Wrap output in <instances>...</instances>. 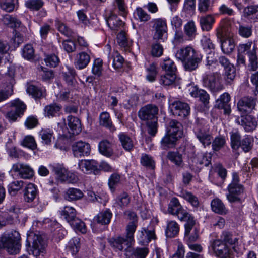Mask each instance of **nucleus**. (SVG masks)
<instances>
[{
  "label": "nucleus",
  "mask_w": 258,
  "mask_h": 258,
  "mask_svg": "<svg viewBox=\"0 0 258 258\" xmlns=\"http://www.w3.org/2000/svg\"><path fill=\"white\" fill-rule=\"evenodd\" d=\"M19 232L13 230L4 233L0 236V250L5 249L10 254H16L20 252L21 245Z\"/></svg>",
  "instance_id": "1"
},
{
  "label": "nucleus",
  "mask_w": 258,
  "mask_h": 258,
  "mask_svg": "<svg viewBox=\"0 0 258 258\" xmlns=\"http://www.w3.org/2000/svg\"><path fill=\"white\" fill-rule=\"evenodd\" d=\"M230 23V19H227L222 21V27L217 29V36L221 40V49L223 53L230 54L235 48V44L232 38L233 34L229 33L228 36L226 32V27Z\"/></svg>",
  "instance_id": "2"
},
{
  "label": "nucleus",
  "mask_w": 258,
  "mask_h": 258,
  "mask_svg": "<svg viewBox=\"0 0 258 258\" xmlns=\"http://www.w3.org/2000/svg\"><path fill=\"white\" fill-rule=\"evenodd\" d=\"M257 44L252 41L240 44L238 47V51L246 53L249 59L250 64L253 70L258 68V59L256 55Z\"/></svg>",
  "instance_id": "3"
},
{
  "label": "nucleus",
  "mask_w": 258,
  "mask_h": 258,
  "mask_svg": "<svg viewBox=\"0 0 258 258\" xmlns=\"http://www.w3.org/2000/svg\"><path fill=\"white\" fill-rule=\"evenodd\" d=\"M30 242L32 243L31 251L35 256H38L41 253L43 252L46 243L42 237L37 234L31 233L27 237L26 246L30 247Z\"/></svg>",
  "instance_id": "4"
},
{
  "label": "nucleus",
  "mask_w": 258,
  "mask_h": 258,
  "mask_svg": "<svg viewBox=\"0 0 258 258\" xmlns=\"http://www.w3.org/2000/svg\"><path fill=\"white\" fill-rule=\"evenodd\" d=\"M210 245L216 256L219 258L233 257L234 246L231 248L219 239L211 241Z\"/></svg>",
  "instance_id": "5"
},
{
  "label": "nucleus",
  "mask_w": 258,
  "mask_h": 258,
  "mask_svg": "<svg viewBox=\"0 0 258 258\" xmlns=\"http://www.w3.org/2000/svg\"><path fill=\"white\" fill-rule=\"evenodd\" d=\"M210 245L216 256L219 258L233 257L234 246L231 248L219 239L211 241Z\"/></svg>",
  "instance_id": "6"
},
{
  "label": "nucleus",
  "mask_w": 258,
  "mask_h": 258,
  "mask_svg": "<svg viewBox=\"0 0 258 258\" xmlns=\"http://www.w3.org/2000/svg\"><path fill=\"white\" fill-rule=\"evenodd\" d=\"M210 245L216 256L219 258L233 257L234 246L231 248L219 239L211 241Z\"/></svg>",
  "instance_id": "7"
},
{
  "label": "nucleus",
  "mask_w": 258,
  "mask_h": 258,
  "mask_svg": "<svg viewBox=\"0 0 258 258\" xmlns=\"http://www.w3.org/2000/svg\"><path fill=\"white\" fill-rule=\"evenodd\" d=\"M79 162L78 167L84 173L97 174L101 170L104 171H111V167L107 162Z\"/></svg>",
  "instance_id": "8"
},
{
  "label": "nucleus",
  "mask_w": 258,
  "mask_h": 258,
  "mask_svg": "<svg viewBox=\"0 0 258 258\" xmlns=\"http://www.w3.org/2000/svg\"><path fill=\"white\" fill-rule=\"evenodd\" d=\"M222 75L218 72L214 73L203 78V85L212 92H218L224 88L222 83Z\"/></svg>",
  "instance_id": "9"
},
{
  "label": "nucleus",
  "mask_w": 258,
  "mask_h": 258,
  "mask_svg": "<svg viewBox=\"0 0 258 258\" xmlns=\"http://www.w3.org/2000/svg\"><path fill=\"white\" fill-rule=\"evenodd\" d=\"M9 105L12 107V109L6 114L5 116L9 121L14 122L17 120L18 117L23 114L26 106L19 99L11 101Z\"/></svg>",
  "instance_id": "10"
},
{
  "label": "nucleus",
  "mask_w": 258,
  "mask_h": 258,
  "mask_svg": "<svg viewBox=\"0 0 258 258\" xmlns=\"http://www.w3.org/2000/svg\"><path fill=\"white\" fill-rule=\"evenodd\" d=\"M110 245L115 251L126 250L133 244V242L126 237L116 236L110 238L108 240Z\"/></svg>",
  "instance_id": "11"
},
{
  "label": "nucleus",
  "mask_w": 258,
  "mask_h": 258,
  "mask_svg": "<svg viewBox=\"0 0 258 258\" xmlns=\"http://www.w3.org/2000/svg\"><path fill=\"white\" fill-rule=\"evenodd\" d=\"M158 112V107L152 104H148L142 107L138 112L139 118L143 120H157V115Z\"/></svg>",
  "instance_id": "12"
},
{
  "label": "nucleus",
  "mask_w": 258,
  "mask_h": 258,
  "mask_svg": "<svg viewBox=\"0 0 258 258\" xmlns=\"http://www.w3.org/2000/svg\"><path fill=\"white\" fill-rule=\"evenodd\" d=\"M170 107L173 114L181 117L188 116L190 111L189 105L180 101H175L170 104Z\"/></svg>",
  "instance_id": "13"
},
{
  "label": "nucleus",
  "mask_w": 258,
  "mask_h": 258,
  "mask_svg": "<svg viewBox=\"0 0 258 258\" xmlns=\"http://www.w3.org/2000/svg\"><path fill=\"white\" fill-rule=\"evenodd\" d=\"M12 170L24 179H30L34 175L33 169L28 165L23 162H16L12 168Z\"/></svg>",
  "instance_id": "14"
},
{
  "label": "nucleus",
  "mask_w": 258,
  "mask_h": 258,
  "mask_svg": "<svg viewBox=\"0 0 258 258\" xmlns=\"http://www.w3.org/2000/svg\"><path fill=\"white\" fill-rule=\"evenodd\" d=\"M72 151L76 157L88 156L91 152V146L89 143L80 141L73 145Z\"/></svg>",
  "instance_id": "15"
},
{
  "label": "nucleus",
  "mask_w": 258,
  "mask_h": 258,
  "mask_svg": "<svg viewBox=\"0 0 258 258\" xmlns=\"http://www.w3.org/2000/svg\"><path fill=\"white\" fill-rule=\"evenodd\" d=\"M137 237L139 243L144 245L148 244L152 239L156 238L154 230L145 227L138 231Z\"/></svg>",
  "instance_id": "16"
},
{
  "label": "nucleus",
  "mask_w": 258,
  "mask_h": 258,
  "mask_svg": "<svg viewBox=\"0 0 258 258\" xmlns=\"http://www.w3.org/2000/svg\"><path fill=\"white\" fill-rule=\"evenodd\" d=\"M154 27L155 33L154 35V39L164 41L167 37L166 21L161 19L156 20Z\"/></svg>",
  "instance_id": "17"
},
{
  "label": "nucleus",
  "mask_w": 258,
  "mask_h": 258,
  "mask_svg": "<svg viewBox=\"0 0 258 258\" xmlns=\"http://www.w3.org/2000/svg\"><path fill=\"white\" fill-rule=\"evenodd\" d=\"M256 101L252 97H243L237 103V107L242 113L250 112L255 107Z\"/></svg>",
  "instance_id": "18"
},
{
  "label": "nucleus",
  "mask_w": 258,
  "mask_h": 258,
  "mask_svg": "<svg viewBox=\"0 0 258 258\" xmlns=\"http://www.w3.org/2000/svg\"><path fill=\"white\" fill-rule=\"evenodd\" d=\"M14 76V71L13 69H9L7 75V79L9 81V84L7 86V89L0 91V102L6 100L13 94V86L14 84H15Z\"/></svg>",
  "instance_id": "19"
},
{
  "label": "nucleus",
  "mask_w": 258,
  "mask_h": 258,
  "mask_svg": "<svg viewBox=\"0 0 258 258\" xmlns=\"http://www.w3.org/2000/svg\"><path fill=\"white\" fill-rule=\"evenodd\" d=\"M236 122L238 124L242 126L246 132H251L255 129L257 126V121L256 118L251 115H246L239 117L236 119Z\"/></svg>",
  "instance_id": "20"
},
{
  "label": "nucleus",
  "mask_w": 258,
  "mask_h": 258,
  "mask_svg": "<svg viewBox=\"0 0 258 258\" xmlns=\"http://www.w3.org/2000/svg\"><path fill=\"white\" fill-rule=\"evenodd\" d=\"M195 134L197 139L204 147L211 144L212 137L207 129L198 127L195 130Z\"/></svg>",
  "instance_id": "21"
},
{
  "label": "nucleus",
  "mask_w": 258,
  "mask_h": 258,
  "mask_svg": "<svg viewBox=\"0 0 258 258\" xmlns=\"http://www.w3.org/2000/svg\"><path fill=\"white\" fill-rule=\"evenodd\" d=\"M229 194L227 198L230 202H235L240 200V196L244 192V187L242 185L229 184L228 186Z\"/></svg>",
  "instance_id": "22"
},
{
  "label": "nucleus",
  "mask_w": 258,
  "mask_h": 258,
  "mask_svg": "<svg viewBox=\"0 0 258 258\" xmlns=\"http://www.w3.org/2000/svg\"><path fill=\"white\" fill-rule=\"evenodd\" d=\"M53 170L55 174L62 178L63 181L70 183H76L78 181L77 176L74 173L67 172L61 167H53Z\"/></svg>",
  "instance_id": "23"
},
{
  "label": "nucleus",
  "mask_w": 258,
  "mask_h": 258,
  "mask_svg": "<svg viewBox=\"0 0 258 258\" xmlns=\"http://www.w3.org/2000/svg\"><path fill=\"white\" fill-rule=\"evenodd\" d=\"M106 46L109 51L108 59L109 60L112 59V66L113 68L115 69L121 68L124 62L123 58L120 55L118 51L113 50V52H111L110 45H107Z\"/></svg>",
  "instance_id": "24"
},
{
  "label": "nucleus",
  "mask_w": 258,
  "mask_h": 258,
  "mask_svg": "<svg viewBox=\"0 0 258 258\" xmlns=\"http://www.w3.org/2000/svg\"><path fill=\"white\" fill-rule=\"evenodd\" d=\"M90 61V56L86 52H81L77 54L75 65L79 70L86 68Z\"/></svg>",
  "instance_id": "25"
},
{
  "label": "nucleus",
  "mask_w": 258,
  "mask_h": 258,
  "mask_svg": "<svg viewBox=\"0 0 258 258\" xmlns=\"http://www.w3.org/2000/svg\"><path fill=\"white\" fill-rule=\"evenodd\" d=\"M230 100V96L228 93L222 94L216 101V105L219 109H223L225 113L229 114L230 111V106L229 102Z\"/></svg>",
  "instance_id": "26"
},
{
  "label": "nucleus",
  "mask_w": 258,
  "mask_h": 258,
  "mask_svg": "<svg viewBox=\"0 0 258 258\" xmlns=\"http://www.w3.org/2000/svg\"><path fill=\"white\" fill-rule=\"evenodd\" d=\"M201 59V56L197 52L192 56L183 61L185 69L189 71L195 70L198 68Z\"/></svg>",
  "instance_id": "27"
},
{
  "label": "nucleus",
  "mask_w": 258,
  "mask_h": 258,
  "mask_svg": "<svg viewBox=\"0 0 258 258\" xmlns=\"http://www.w3.org/2000/svg\"><path fill=\"white\" fill-rule=\"evenodd\" d=\"M167 132L169 135H173L180 138L183 135V127L182 124L175 120H172L170 121Z\"/></svg>",
  "instance_id": "28"
},
{
  "label": "nucleus",
  "mask_w": 258,
  "mask_h": 258,
  "mask_svg": "<svg viewBox=\"0 0 258 258\" xmlns=\"http://www.w3.org/2000/svg\"><path fill=\"white\" fill-rule=\"evenodd\" d=\"M106 21L109 27L112 30H117L123 27L124 23L113 13H111Z\"/></svg>",
  "instance_id": "29"
},
{
  "label": "nucleus",
  "mask_w": 258,
  "mask_h": 258,
  "mask_svg": "<svg viewBox=\"0 0 258 258\" xmlns=\"http://www.w3.org/2000/svg\"><path fill=\"white\" fill-rule=\"evenodd\" d=\"M179 232V225L175 221L170 220L167 222L165 234L167 237L173 238L177 236Z\"/></svg>",
  "instance_id": "30"
},
{
  "label": "nucleus",
  "mask_w": 258,
  "mask_h": 258,
  "mask_svg": "<svg viewBox=\"0 0 258 258\" xmlns=\"http://www.w3.org/2000/svg\"><path fill=\"white\" fill-rule=\"evenodd\" d=\"M112 216V214L110 210L107 209L98 213L94 217L93 220L101 225H107L110 223Z\"/></svg>",
  "instance_id": "31"
},
{
  "label": "nucleus",
  "mask_w": 258,
  "mask_h": 258,
  "mask_svg": "<svg viewBox=\"0 0 258 258\" xmlns=\"http://www.w3.org/2000/svg\"><path fill=\"white\" fill-rule=\"evenodd\" d=\"M197 53V52H196L192 47L187 46L185 48H182L178 50L175 53V57L177 59L183 62L186 59L191 57V56H192Z\"/></svg>",
  "instance_id": "32"
},
{
  "label": "nucleus",
  "mask_w": 258,
  "mask_h": 258,
  "mask_svg": "<svg viewBox=\"0 0 258 258\" xmlns=\"http://www.w3.org/2000/svg\"><path fill=\"white\" fill-rule=\"evenodd\" d=\"M67 120L68 125L72 134L77 135L81 132V121L78 118L72 116H68Z\"/></svg>",
  "instance_id": "33"
},
{
  "label": "nucleus",
  "mask_w": 258,
  "mask_h": 258,
  "mask_svg": "<svg viewBox=\"0 0 258 258\" xmlns=\"http://www.w3.org/2000/svg\"><path fill=\"white\" fill-rule=\"evenodd\" d=\"M211 206L212 211L220 215L227 213L228 210L222 201L218 198H215L211 201Z\"/></svg>",
  "instance_id": "34"
},
{
  "label": "nucleus",
  "mask_w": 258,
  "mask_h": 258,
  "mask_svg": "<svg viewBox=\"0 0 258 258\" xmlns=\"http://www.w3.org/2000/svg\"><path fill=\"white\" fill-rule=\"evenodd\" d=\"M84 196L83 192L79 189L69 188L66 191L64 198L68 201H77Z\"/></svg>",
  "instance_id": "35"
},
{
  "label": "nucleus",
  "mask_w": 258,
  "mask_h": 258,
  "mask_svg": "<svg viewBox=\"0 0 258 258\" xmlns=\"http://www.w3.org/2000/svg\"><path fill=\"white\" fill-rule=\"evenodd\" d=\"M178 138L173 135H169V132H167L161 141V146L164 149L173 148L175 146Z\"/></svg>",
  "instance_id": "36"
},
{
  "label": "nucleus",
  "mask_w": 258,
  "mask_h": 258,
  "mask_svg": "<svg viewBox=\"0 0 258 258\" xmlns=\"http://www.w3.org/2000/svg\"><path fill=\"white\" fill-rule=\"evenodd\" d=\"M24 197L27 202H31L35 198L37 194L36 187L33 183H29L24 190Z\"/></svg>",
  "instance_id": "37"
},
{
  "label": "nucleus",
  "mask_w": 258,
  "mask_h": 258,
  "mask_svg": "<svg viewBox=\"0 0 258 258\" xmlns=\"http://www.w3.org/2000/svg\"><path fill=\"white\" fill-rule=\"evenodd\" d=\"M200 24L203 30L208 31L211 29L215 22L214 17L211 15L201 16L199 20Z\"/></svg>",
  "instance_id": "38"
},
{
  "label": "nucleus",
  "mask_w": 258,
  "mask_h": 258,
  "mask_svg": "<svg viewBox=\"0 0 258 258\" xmlns=\"http://www.w3.org/2000/svg\"><path fill=\"white\" fill-rule=\"evenodd\" d=\"M112 145L107 140H103L100 142L98 145L99 152L107 157H110L113 155Z\"/></svg>",
  "instance_id": "39"
},
{
  "label": "nucleus",
  "mask_w": 258,
  "mask_h": 258,
  "mask_svg": "<svg viewBox=\"0 0 258 258\" xmlns=\"http://www.w3.org/2000/svg\"><path fill=\"white\" fill-rule=\"evenodd\" d=\"M184 32L187 40H193L197 35V28L193 21L188 22L184 26Z\"/></svg>",
  "instance_id": "40"
},
{
  "label": "nucleus",
  "mask_w": 258,
  "mask_h": 258,
  "mask_svg": "<svg viewBox=\"0 0 258 258\" xmlns=\"http://www.w3.org/2000/svg\"><path fill=\"white\" fill-rule=\"evenodd\" d=\"M61 106L56 103H52L46 106L44 109L45 116L49 118L59 114Z\"/></svg>",
  "instance_id": "41"
},
{
  "label": "nucleus",
  "mask_w": 258,
  "mask_h": 258,
  "mask_svg": "<svg viewBox=\"0 0 258 258\" xmlns=\"http://www.w3.org/2000/svg\"><path fill=\"white\" fill-rule=\"evenodd\" d=\"M99 123L101 125L109 129L111 132L116 130L115 127L112 124L109 114L107 112H102L100 114Z\"/></svg>",
  "instance_id": "42"
},
{
  "label": "nucleus",
  "mask_w": 258,
  "mask_h": 258,
  "mask_svg": "<svg viewBox=\"0 0 258 258\" xmlns=\"http://www.w3.org/2000/svg\"><path fill=\"white\" fill-rule=\"evenodd\" d=\"M180 196L183 198L194 208L199 206L200 202L197 196L187 190H183L180 192Z\"/></svg>",
  "instance_id": "43"
},
{
  "label": "nucleus",
  "mask_w": 258,
  "mask_h": 258,
  "mask_svg": "<svg viewBox=\"0 0 258 258\" xmlns=\"http://www.w3.org/2000/svg\"><path fill=\"white\" fill-rule=\"evenodd\" d=\"M119 141L121 146L126 151H130L134 147L133 140L126 134L121 133L118 135Z\"/></svg>",
  "instance_id": "44"
},
{
  "label": "nucleus",
  "mask_w": 258,
  "mask_h": 258,
  "mask_svg": "<svg viewBox=\"0 0 258 258\" xmlns=\"http://www.w3.org/2000/svg\"><path fill=\"white\" fill-rule=\"evenodd\" d=\"M160 66L165 73L176 74L177 71L176 67L174 61L169 57L165 58Z\"/></svg>",
  "instance_id": "45"
},
{
  "label": "nucleus",
  "mask_w": 258,
  "mask_h": 258,
  "mask_svg": "<svg viewBox=\"0 0 258 258\" xmlns=\"http://www.w3.org/2000/svg\"><path fill=\"white\" fill-rule=\"evenodd\" d=\"M61 214L70 224L77 218L76 210L73 207L65 206Z\"/></svg>",
  "instance_id": "46"
},
{
  "label": "nucleus",
  "mask_w": 258,
  "mask_h": 258,
  "mask_svg": "<svg viewBox=\"0 0 258 258\" xmlns=\"http://www.w3.org/2000/svg\"><path fill=\"white\" fill-rule=\"evenodd\" d=\"M220 240L224 243L233 246L238 242V238L229 232L223 231L220 236Z\"/></svg>",
  "instance_id": "47"
},
{
  "label": "nucleus",
  "mask_w": 258,
  "mask_h": 258,
  "mask_svg": "<svg viewBox=\"0 0 258 258\" xmlns=\"http://www.w3.org/2000/svg\"><path fill=\"white\" fill-rule=\"evenodd\" d=\"M27 92L35 98H40L43 96L44 90L32 84L28 85Z\"/></svg>",
  "instance_id": "48"
},
{
  "label": "nucleus",
  "mask_w": 258,
  "mask_h": 258,
  "mask_svg": "<svg viewBox=\"0 0 258 258\" xmlns=\"http://www.w3.org/2000/svg\"><path fill=\"white\" fill-rule=\"evenodd\" d=\"M24 186L23 181L16 180L11 182L8 185V192L11 196H15Z\"/></svg>",
  "instance_id": "49"
},
{
  "label": "nucleus",
  "mask_w": 258,
  "mask_h": 258,
  "mask_svg": "<svg viewBox=\"0 0 258 258\" xmlns=\"http://www.w3.org/2000/svg\"><path fill=\"white\" fill-rule=\"evenodd\" d=\"M18 3V0H0V7L7 12H12Z\"/></svg>",
  "instance_id": "50"
},
{
  "label": "nucleus",
  "mask_w": 258,
  "mask_h": 258,
  "mask_svg": "<svg viewBox=\"0 0 258 258\" xmlns=\"http://www.w3.org/2000/svg\"><path fill=\"white\" fill-rule=\"evenodd\" d=\"M230 134L231 148L233 150L236 151L239 148V145L241 141V135L237 131H232Z\"/></svg>",
  "instance_id": "51"
},
{
  "label": "nucleus",
  "mask_w": 258,
  "mask_h": 258,
  "mask_svg": "<svg viewBox=\"0 0 258 258\" xmlns=\"http://www.w3.org/2000/svg\"><path fill=\"white\" fill-rule=\"evenodd\" d=\"M178 200L176 198H172L168 206V212L172 215H175L182 208Z\"/></svg>",
  "instance_id": "52"
},
{
  "label": "nucleus",
  "mask_w": 258,
  "mask_h": 258,
  "mask_svg": "<svg viewBox=\"0 0 258 258\" xmlns=\"http://www.w3.org/2000/svg\"><path fill=\"white\" fill-rule=\"evenodd\" d=\"M4 23L11 28H18L20 27L21 22L17 18L10 15H5L3 19Z\"/></svg>",
  "instance_id": "53"
},
{
  "label": "nucleus",
  "mask_w": 258,
  "mask_h": 258,
  "mask_svg": "<svg viewBox=\"0 0 258 258\" xmlns=\"http://www.w3.org/2000/svg\"><path fill=\"white\" fill-rule=\"evenodd\" d=\"M253 145V138L250 136H247L241 140L239 148L240 147L244 152H248L251 150Z\"/></svg>",
  "instance_id": "54"
},
{
  "label": "nucleus",
  "mask_w": 258,
  "mask_h": 258,
  "mask_svg": "<svg viewBox=\"0 0 258 258\" xmlns=\"http://www.w3.org/2000/svg\"><path fill=\"white\" fill-rule=\"evenodd\" d=\"M53 133L48 129H43L39 132V136L42 140V143L46 145H49L53 138Z\"/></svg>",
  "instance_id": "55"
},
{
  "label": "nucleus",
  "mask_w": 258,
  "mask_h": 258,
  "mask_svg": "<svg viewBox=\"0 0 258 258\" xmlns=\"http://www.w3.org/2000/svg\"><path fill=\"white\" fill-rule=\"evenodd\" d=\"M70 224L76 231L80 232L83 234H84L87 232V227L85 224L79 218H77Z\"/></svg>",
  "instance_id": "56"
},
{
  "label": "nucleus",
  "mask_w": 258,
  "mask_h": 258,
  "mask_svg": "<svg viewBox=\"0 0 258 258\" xmlns=\"http://www.w3.org/2000/svg\"><path fill=\"white\" fill-rule=\"evenodd\" d=\"M137 227V223L135 221L134 222H130L126 227V235L125 237L131 240L133 243H134V233Z\"/></svg>",
  "instance_id": "57"
},
{
  "label": "nucleus",
  "mask_w": 258,
  "mask_h": 258,
  "mask_svg": "<svg viewBox=\"0 0 258 258\" xmlns=\"http://www.w3.org/2000/svg\"><path fill=\"white\" fill-rule=\"evenodd\" d=\"M245 15L251 19H258V5H251L244 9Z\"/></svg>",
  "instance_id": "58"
},
{
  "label": "nucleus",
  "mask_w": 258,
  "mask_h": 258,
  "mask_svg": "<svg viewBox=\"0 0 258 258\" xmlns=\"http://www.w3.org/2000/svg\"><path fill=\"white\" fill-rule=\"evenodd\" d=\"M176 78V74L165 73V75L161 77L160 83L165 86H169L174 82Z\"/></svg>",
  "instance_id": "59"
},
{
  "label": "nucleus",
  "mask_w": 258,
  "mask_h": 258,
  "mask_svg": "<svg viewBox=\"0 0 258 258\" xmlns=\"http://www.w3.org/2000/svg\"><path fill=\"white\" fill-rule=\"evenodd\" d=\"M42 0H27L25 1V6L32 10L38 11L44 5Z\"/></svg>",
  "instance_id": "60"
},
{
  "label": "nucleus",
  "mask_w": 258,
  "mask_h": 258,
  "mask_svg": "<svg viewBox=\"0 0 258 258\" xmlns=\"http://www.w3.org/2000/svg\"><path fill=\"white\" fill-rule=\"evenodd\" d=\"M68 247L72 255L76 254L80 249V239L78 237L71 239L69 242Z\"/></svg>",
  "instance_id": "61"
},
{
  "label": "nucleus",
  "mask_w": 258,
  "mask_h": 258,
  "mask_svg": "<svg viewBox=\"0 0 258 258\" xmlns=\"http://www.w3.org/2000/svg\"><path fill=\"white\" fill-rule=\"evenodd\" d=\"M55 25L58 31L67 37L73 36V32L59 20H55Z\"/></svg>",
  "instance_id": "62"
},
{
  "label": "nucleus",
  "mask_w": 258,
  "mask_h": 258,
  "mask_svg": "<svg viewBox=\"0 0 258 258\" xmlns=\"http://www.w3.org/2000/svg\"><path fill=\"white\" fill-rule=\"evenodd\" d=\"M226 143L224 137L218 136L216 137L212 143V149L214 151H217L221 149Z\"/></svg>",
  "instance_id": "63"
},
{
  "label": "nucleus",
  "mask_w": 258,
  "mask_h": 258,
  "mask_svg": "<svg viewBox=\"0 0 258 258\" xmlns=\"http://www.w3.org/2000/svg\"><path fill=\"white\" fill-rule=\"evenodd\" d=\"M202 45L206 52L215 50V45L211 39L206 36H203L201 40Z\"/></svg>",
  "instance_id": "64"
}]
</instances>
